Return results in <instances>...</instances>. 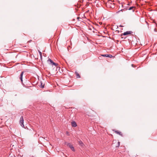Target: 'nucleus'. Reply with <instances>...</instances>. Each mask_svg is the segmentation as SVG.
Masks as SVG:
<instances>
[{
  "label": "nucleus",
  "mask_w": 157,
  "mask_h": 157,
  "mask_svg": "<svg viewBox=\"0 0 157 157\" xmlns=\"http://www.w3.org/2000/svg\"><path fill=\"white\" fill-rule=\"evenodd\" d=\"M19 123L21 127H24V124L23 117V116H21L20 117Z\"/></svg>",
  "instance_id": "f257e3e1"
},
{
  "label": "nucleus",
  "mask_w": 157,
  "mask_h": 157,
  "mask_svg": "<svg viewBox=\"0 0 157 157\" xmlns=\"http://www.w3.org/2000/svg\"><path fill=\"white\" fill-rule=\"evenodd\" d=\"M47 62L49 64L53 65L54 66H56L57 63L54 62L51 59H49L47 60Z\"/></svg>",
  "instance_id": "f03ea898"
},
{
  "label": "nucleus",
  "mask_w": 157,
  "mask_h": 157,
  "mask_svg": "<svg viewBox=\"0 0 157 157\" xmlns=\"http://www.w3.org/2000/svg\"><path fill=\"white\" fill-rule=\"evenodd\" d=\"M66 145L71 149L74 151H75V150L74 149V147L73 146V145L71 144L70 143H67Z\"/></svg>",
  "instance_id": "7ed1b4c3"
},
{
  "label": "nucleus",
  "mask_w": 157,
  "mask_h": 157,
  "mask_svg": "<svg viewBox=\"0 0 157 157\" xmlns=\"http://www.w3.org/2000/svg\"><path fill=\"white\" fill-rule=\"evenodd\" d=\"M132 33V31H127L126 32H124L122 35L125 36L127 35L130 34Z\"/></svg>",
  "instance_id": "20e7f679"
},
{
  "label": "nucleus",
  "mask_w": 157,
  "mask_h": 157,
  "mask_svg": "<svg viewBox=\"0 0 157 157\" xmlns=\"http://www.w3.org/2000/svg\"><path fill=\"white\" fill-rule=\"evenodd\" d=\"M113 131H114L115 132V133H116L119 134L121 136H123L122 133H121V132H120V131H116L114 130H113Z\"/></svg>",
  "instance_id": "39448f33"
},
{
  "label": "nucleus",
  "mask_w": 157,
  "mask_h": 157,
  "mask_svg": "<svg viewBox=\"0 0 157 157\" xmlns=\"http://www.w3.org/2000/svg\"><path fill=\"white\" fill-rule=\"evenodd\" d=\"M24 72L23 71L22 72L20 75V77H19V78L21 80V82H22V81H23L22 77H23V75L24 74Z\"/></svg>",
  "instance_id": "423d86ee"
},
{
  "label": "nucleus",
  "mask_w": 157,
  "mask_h": 157,
  "mask_svg": "<svg viewBox=\"0 0 157 157\" xmlns=\"http://www.w3.org/2000/svg\"><path fill=\"white\" fill-rule=\"evenodd\" d=\"M78 144H79V145L82 146V147H83L84 146V144L80 140L79 141H78Z\"/></svg>",
  "instance_id": "0eeeda50"
},
{
  "label": "nucleus",
  "mask_w": 157,
  "mask_h": 157,
  "mask_svg": "<svg viewBox=\"0 0 157 157\" xmlns=\"http://www.w3.org/2000/svg\"><path fill=\"white\" fill-rule=\"evenodd\" d=\"M71 125L75 127L77 126V124L75 121H73L71 122Z\"/></svg>",
  "instance_id": "6e6552de"
},
{
  "label": "nucleus",
  "mask_w": 157,
  "mask_h": 157,
  "mask_svg": "<svg viewBox=\"0 0 157 157\" xmlns=\"http://www.w3.org/2000/svg\"><path fill=\"white\" fill-rule=\"evenodd\" d=\"M75 74L76 75V76L77 78H80V75L77 72L75 71Z\"/></svg>",
  "instance_id": "1a4fd4ad"
},
{
  "label": "nucleus",
  "mask_w": 157,
  "mask_h": 157,
  "mask_svg": "<svg viewBox=\"0 0 157 157\" xmlns=\"http://www.w3.org/2000/svg\"><path fill=\"white\" fill-rule=\"evenodd\" d=\"M134 8H135V7H134V6H132V7H130L128 9V10H133V12L134 11V10H133V9Z\"/></svg>",
  "instance_id": "9d476101"
},
{
  "label": "nucleus",
  "mask_w": 157,
  "mask_h": 157,
  "mask_svg": "<svg viewBox=\"0 0 157 157\" xmlns=\"http://www.w3.org/2000/svg\"><path fill=\"white\" fill-rule=\"evenodd\" d=\"M110 4H111V6H109L110 7H112V3H110V2H109H109H107V4H107V6L108 5V4H110Z\"/></svg>",
  "instance_id": "9b49d317"
},
{
  "label": "nucleus",
  "mask_w": 157,
  "mask_h": 157,
  "mask_svg": "<svg viewBox=\"0 0 157 157\" xmlns=\"http://www.w3.org/2000/svg\"><path fill=\"white\" fill-rule=\"evenodd\" d=\"M101 56H103V57H108V54L101 55Z\"/></svg>",
  "instance_id": "f8f14e48"
},
{
  "label": "nucleus",
  "mask_w": 157,
  "mask_h": 157,
  "mask_svg": "<svg viewBox=\"0 0 157 157\" xmlns=\"http://www.w3.org/2000/svg\"><path fill=\"white\" fill-rule=\"evenodd\" d=\"M108 57H109V58H112V57H113V56L112 55H111L108 54Z\"/></svg>",
  "instance_id": "ddd939ff"
},
{
  "label": "nucleus",
  "mask_w": 157,
  "mask_h": 157,
  "mask_svg": "<svg viewBox=\"0 0 157 157\" xmlns=\"http://www.w3.org/2000/svg\"><path fill=\"white\" fill-rule=\"evenodd\" d=\"M39 52L40 55V57L42 56V53L40 51H39Z\"/></svg>",
  "instance_id": "4468645a"
},
{
  "label": "nucleus",
  "mask_w": 157,
  "mask_h": 157,
  "mask_svg": "<svg viewBox=\"0 0 157 157\" xmlns=\"http://www.w3.org/2000/svg\"><path fill=\"white\" fill-rule=\"evenodd\" d=\"M41 88H43L44 87V85L43 86H42V84H41V86H40Z\"/></svg>",
  "instance_id": "2eb2a0df"
},
{
  "label": "nucleus",
  "mask_w": 157,
  "mask_h": 157,
  "mask_svg": "<svg viewBox=\"0 0 157 157\" xmlns=\"http://www.w3.org/2000/svg\"><path fill=\"white\" fill-rule=\"evenodd\" d=\"M153 22H154V23H155V25H156V26H157V25L156 23H155V22L154 21H153Z\"/></svg>",
  "instance_id": "dca6fc26"
},
{
  "label": "nucleus",
  "mask_w": 157,
  "mask_h": 157,
  "mask_svg": "<svg viewBox=\"0 0 157 157\" xmlns=\"http://www.w3.org/2000/svg\"><path fill=\"white\" fill-rule=\"evenodd\" d=\"M118 146H119V145H120V142H118Z\"/></svg>",
  "instance_id": "f3484780"
},
{
  "label": "nucleus",
  "mask_w": 157,
  "mask_h": 157,
  "mask_svg": "<svg viewBox=\"0 0 157 157\" xmlns=\"http://www.w3.org/2000/svg\"><path fill=\"white\" fill-rule=\"evenodd\" d=\"M10 157H15V156H11Z\"/></svg>",
  "instance_id": "a211bd4d"
},
{
  "label": "nucleus",
  "mask_w": 157,
  "mask_h": 157,
  "mask_svg": "<svg viewBox=\"0 0 157 157\" xmlns=\"http://www.w3.org/2000/svg\"><path fill=\"white\" fill-rule=\"evenodd\" d=\"M133 65H133V64H132V67H133Z\"/></svg>",
  "instance_id": "6ab92c4d"
},
{
  "label": "nucleus",
  "mask_w": 157,
  "mask_h": 157,
  "mask_svg": "<svg viewBox=\"0 0 157 157\" xmlns=\"http://www.w3.org/2000/svg\"><path fill=\"white\" fill-rule=\"evenodd\" d=\"M154 30H155V31H156V30H155V29H154Z\"/></svg>",
  "instance_id": "aec40b11"
},
{
  "label": "nucleus",
  "mask_w": 157,
  "mask_h": 157,
  "mask_svg": "<svg viewBox=\"0 0 157 157\" xmlns=\"http://www.w3.org/2000/svg\"><path fill=\"white\" fill-rule=\"evenodd\" d=\"M68 132H67V134H68Z\"/></svg>",
  "instance_id": "412c9836"
}]
</instances>
